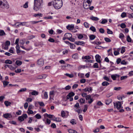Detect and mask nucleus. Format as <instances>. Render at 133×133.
I'll use <instances>...</instances> for the list:
<instances>
[{"mask_svg":"<svg viewBox=\"0 0 133 133\" xmlns=\"http://www.w3.org/2000/svg\"><path fill=\"white\" fill-rule=\"evenodd\" d=\"M22 62L20 61L17 60L16 62V64L18 65H20L22 64Z\"/></svg>","mask_w":133,"mask_h":133,"instance_id":"19","label":"nucleus"},{"mask_svg":"<svg viewBox=\"0 0 133 133\" xmlns=\"http://www.w3.org/2000/svg\"><path fill=\"white\" fill-rule=\"evenodd\" d=\"M126 13L125 12H123L121 14V16L122 18H124L126 16Z\"/></svg>","mask_w":133,"mask_h":133,"instance_id":"51","label":"nucleus"},{"mask_svg":"<svg viewBox=\"0 0 133 133\" xmlns=\"http://www.w3.org/2000/svg\"><path fill=\"white\" fill-rule=\"evenodd\" d=\"M74 28V25L71 24V25H69L67 26L66 28L68 30H71L73 29Z\"/></svg>","mask_w":133,"mask_h":133,"instance_id":"11","label":"nucleus"},{"mask_svg":"<svg viewBox=\"0 0 133 133\" xmlns=\"http://www.w3.org/2000/svg\"><path fill=\"white\" fill-rule=\"evenodd\" d=\"M113 95V93L112 92L108 93L107 94L106 97L108 98L110 97Z\"/></svg>","mask_w":133,"mask_h":133,"instance_id":"39","label":"nucleus"},{"mask_svg":"<svg viewBox=\"0 0 133 133\" xmlns=\"http://www.w3.org/2000/svg\"><path fill=\"white\" fill-rule=\"evenodd\" d=\"M75 44L77 45H82V44H84L85 43L83 41H76L75 42Z\"/></svg>","mask_w":133,"mask_h":133,"instance_id":"12","label":"nucleus"},{"mask_svg":"<svg viewBox=\"0 0 133 133\" xmlns=\"http://www.w3.org/2000/svg\"><path fill=\"white\" fill-rule=\"evenodd\" d=\"M43 1L42 0H34V9L37 11L41 9Z\"/></svg>","mask_w":133,"mask_h":133,"instance_id":"1","label":"nucleus"},{"mask_svg":"<svg viewBox=\"0 0 133 133\" xmlns=\"http://www.w3.org/2000/svg\"><path fill=\"white\" fill-rule=\"evenodd\" d=\"M55 92L54 91H50V96H54L55 95Z\"/></svg>","mask_w":133,"mask_h":133,"instance_id":"42","label":"nucleus"},{"mask_svg":"<svg viewBox=\"0 0 133 133\" xmlns=\"http://www.w3.org/2000/svg\"><path fill=\"white\" fill-rule=\"evenodd\" d=\"M75 110L76 112H77L78 114L80 113H81L82 111V110L81 109H78V110L76 109Z\"/></svg>","mask_w":133,"mask_h":133,"instance_id":"57","label":"nucleus"},{"mask_svg":"<svg viewBox=\"0 0 133 133\" xmlns=\"http://www.w3.org/2000/svg\"><path fill=\"white\" fill-rule=\"evenodd\" d=\"M96 59H100L101 58V56L98 55H96L95 56Z\"/></svg>","mask_w":133,"mask_h":133,"instance_id":"63","label":"nucleus"},{"mask_svg":"<svg viewBox=\"0 0 133 133\" xmlns=\"http://www.w3.org/2000/svg\"><path fill=\"white\" fill-rule=\"evenodd\" d=\"M3 3L2 1H0V5L1 8H9V6L7 3H6L5 4V3Z\"/></svg>","mask_w":133,"mask_h":133,"instance_id":"5","label":"nucleus"},{"mask_svg":"<svg viewBox=\"0 0 133 133\" xmlns=\"http://www.w3.org/2000/svg\"><path fill=\"white\" fill-rule=\"evenodd\" d=\"M27 112L29 114H33L34 113L33 111L31 110H28Z\"/></svg>","mask_w":133,"mask_h":133,"instance_id":"56","label":"nucleus"},{"mask_svg":"<svg viewBox=\"0 0 133 133\" xmlns=\"http://www.w3.org/2000/svg\"><path fill=\"white\" fill-rule=\"evenodd\" d=\"M72 57L73 58H74L75 59H77L78 58V57L77 54H73L72 56Z\"/></svg>","mask_w":133,"mask_h":133,"instance_id":"31","label":"nucleus"},{"mask_svg":"<svg viewBox=\"0 0 133 133\" xmlns=\"http://www.w3.org/2000/svg\"><path fill=\"white\" fill-rule=\"evenodd\" d=\"M99 31L101 33L103 34L104 33V30L103 28H101L99 29Z\"/></svg>","mask_w":133,"mask_h":133,"instance_id":"58","label":"nucleus"},{"mask_svg":"<svg viewBox=\"0 0 133 133\" xmlns=\"http://www.w3.org/2000/svg\"><path fill=\"white\" fill-rule=\"evenodd\" d=\"M95 37L96 36L94 35H92L89 36L90 39L91 40L94 39Z\"/></svg>","mask_w":133,"mask_h":133,"instance_id":"20","label":"nucleus"},{"mask_svg":"<svg viewBox=\"0 0 133 133\" xmlns=\"http://www.w3.org/2000/svg\"><path fill=\"white\" fill-rule=\"evenodd\" d=\"M51 123V121L48 118H47L46 119V122H45V123L46 124H49Z\"/></svg>","mask_w":133,"mask_h":133,"instance_id":"32","label":"nucleus"},{"mask_svg":"<svg viewBox=\"0 0 133 133\" xmlns=\"http://www.w3.org/2000/svg\"><path fill=\"white\" fill-rule=\"evenodd\" d=\"M114 104L115 108L116 107L118 110L121 107V103L120 101H118L116 103L114 102Z\"/></svg>","mask_w":133,"mask_h":133,"instance_id":"4","label":"nucleus"},{"mask_svg":"<svg viewBox=\"0 0 133 133\" xmlns=\"http://www.w3.org/2000/svg\"><path fill=\"white\" fill-rule=\"evenodd\" d=\"M31 94L32 95H37L38 94V92L35 90H34L32 92Z\"/></svg>","mask_w":133,"mask_h":133,"instance_id":"21","label":"nucleus"},{"mask_svg":"<svg viewBox=\"0 0 133 133\" xmlns=\"http://www.w3.org/2000/svg\"><path fill=\"white\" fill-rule=\"evenodd\" d=\"M65 113L63 111H62L61 112V116L63 117H64L65 116Z\"/></svg>","mask_w":133,"mask_h":133,"instance_id":"37","label":"nucleus"},{"mask_svg":"<svg viewBox=\"0 0 133 133\" xmlns=\"http://www.w3.org/2000/svg\"><path fill=\"white\" fill-rule=\"evenodd\" d=\"M44 115H46V116L49 118H52L53 116V115H51L50 114H48L46 113Z\"/></svg>","mask_w":133,"mask_h":133,"instance_id":"44","label":"nucleus"},{"mask_svg":"<svg viewBox=\"0 0 133 133\" xmlns=\"http://www.w3.org/2000/svg\"><path fill=\"white\" fill-rule=\"evenodd\" d=\"M127 77V76H122L121 77V80H122L124 79H126Z\"/></svg>","mask_w":133,"mask_h":133,"instance_id":"59","label":"nucleus"},{"mask_svg":"<svg viewBox=\"0 0 133 133\" xmlns=\"http://www.w3.org/2000/svg\"><path fill=\"white\" fill-rule=\"evenodd\" d=\"M90 19L93 21H97L99 20L98 18L97 17H95L94 16H92L90 17Z\"/></svg>","mask_w":133,"mask_h":133,"instance_id":"18","label":"nucleus"},{"mask_svg":"<svg viewBox=\"0 0 133 133\" xmlns=\"http://www.w3.org/2000/svg\"><path fill=\"white\" fill-rule=\"evenodd\" d=\"M9 82L6 81H4L3 82V84L4 87H5L9 84Z\"/></svg>","mask_w":133,"mask_h":133,"instance_id":"40","label":"nucleus"},{"mask_svg":"<svg viewBox=\"0 0 133 133\" xmlns=\"http://www.w3.org/2000/svg\"><path fill=\"white\" fill-rule=\"evenodd\" d=\"M44 96L45 99H47L48 98V95L47 92H45L44 94Z\"/></svg>","mask_w":133,"mask_h":133,"instance_id":"49","label":"nucleus"},{"mask_svg":"<svg viewBox=\"0 0 133 133\" xmlns=\"http://www.w3.org/2000/svg\"><path fill=\"white\" fill-rule=\"evenodd\" d=\"M53 3V5L54 8L57 9L60 8L63 5L62 0H54Z\"/></svg>","mask_w":133,"mask_h":133,"instance_id":"2","label":"nucleus"},{"mask_svg":"<svg viewBox=\"0 0 133 133\" xmlns=\"http://www.w3.org/2000/svg\"><path fill=\"white\" fill-rule=\"evenodd\" d=\"M75 45L74 44L71 43L70 44V48L72 49H74L75 48Z\"/></svg>","mask_w":133,"mask_h":133,"instance_id":"34","label":"nucleus"},{"mask_svg":"<svg viewBox=\"0 0 133 133\" xmlns=\"http://www.w3.org/2000/svg\"><path fill=\"white\" fill-rule=\"evenodd\" d=\"M5 35V33L3 30L0 31V36H3Z\"/></svg>","mask_w":133,"mask_h":133,"instance_id":"36","label":"nucleus"},{"mask_svg":"<svg viewBox=\"0 0 133 133\" xmlns=\"http://www.w3.org/2000/svg\"><path fill=\"white\" fill-rule=\"evenodd\" d=\"M53 120L58 122H61V119L59 118H55V119H53Z\"/></svg>","mask_w":133,"mask_h":133,"instance_id":"47","label":"nucleus"},{"mask_svg":"<svg viewBox=\"0 0 133 133\" xmlns=\"http://www.w3.org/2000/svg\"><path fill=\"white\" fill-rule=\"evenodd\" d=\"M107 33L108 34H113V32L112 31H111L109 29H107Z\"/></svg>","mask_w":133,"mask_h":133,"instance_id":"38","label":"nucleus"},{"mask_svg":"<svg viewBox=\"0 0 133 133\" xmlns=\"http://www.w3.org/2000/svg\"><path fill=\"white\" fill-rule=\"evenodd\" d=\"M124 36L123 34L122 33H120L119 35V38L121 39H123L124 38Z\"/></svg>","mask_w":133,"mask_h":133,"instance_id":"29","label":"nucleus"},{"mask_svg":"<svg viewBox=\"0 0 133 133\" xmlns=\"http://www.w3.org/2000/svg\"><path fill=\"white\" fill-rule=\"evenodd\" d=\"M48 41L51 42H54L55 41V40L54 39L52 38H50L48 40Z\"/></svg>","mask_w":133,"mask_h":133,"instance_id":"54","label":"nucleus"},{"mask_svg":"<svg viewBox=\"0 0 133 133\" xmlns=\"http://www.w3.org/2000/svg\"><path fill=\"white\" fill-rule=\"evenodd\" d=\"M109 83L108 82L106 81H104L102 83V85L103 86H106L109 85Z\"/></svg>","mask_w":133,"mask_h":133,"instance_id":"22","label":"nucleus"},{"mask_svg":"<svg viewBox=\"0 0 133 133\" xmlns=\"http://www.w3.org/2000/svg\"><path fill=\"white\" fill-rule=\"evenodd\" d=\"M34 16L35 17H36L38 16H39L41 17H42L43 16V15L42 14H41L39 13H38L37 14H34Z\"/></svg>","mask_w":133,"mask_h":133,"instance_id":"30","label":"nucleus"},{"mask_svg":"<svg viewBox=\"0 0 133 133\" xmlns=\"http://www.w3.org/2000/svg\"><path fill=\"white\" fill-rule=\"evenodd\" d=\"M83 36L81 34H79L78 36V39H81L83 38Z\"/></svg>","mask_w":133,"mask_h":133,"instance_id":"62","label":"nucleus"},{"mask_svg":"<svg viewBox=\"0 0 133 133\" xmlns=\"http://www.w3.org/2000/svg\"><path fill=\"white\" fill-rule=\"evenodd\" d=\"M38 103L41 106H43L45 105L44 104L43 102H38Z\"/></svg>","mask_w":133,"mask_h":133,"instance_id":"64","label":"nucleus"},{"mask_svg":"<svg viewBox=\"0 0 133 133\" xmlns=\"http://www.w3.org/2000/svg\"><path fill=\"white\" fill-rule=\"evenodd\" d=\"M91 59V57L89 56H85L84 57L83 56L82 57V59L83 60L84 59L88 60V59Z\"/></svg>","mask_w":133,"mask_h":133,"instance_id":"15","label":"nucleus"},{"mask_svg":"<svg viewBox=\"0 0 133 133\" xmlns=\"http://www.w3.org/2000/svg\"><path fill=\"white\" fill-rule=\"evenodd\" d=\"M28 117V116L26 114H23L22 116H19L18 119V120L21 122L23 121L24 120V118H26Z\"/></svg>","mask_w":133,"mask_h":133,"instance_id":"3","label":"nucleus"},{"mask_svg":"<svg viewBox=\"0 0 133 133\" xmlns=\"http://www.w3.org/2000/svg\"><path fill=\"white\" fill-rule=\"evenodd\" d=\"M91 98V96L90 95H87L86 96L85 99L86 100H89Z\"/></svg>","mask_w":133,"mask_h":133,"instance_id":"52","label":"nucleus"},{"mask_svg":"<svg viewBox=\"0 0 133 133\" xmlns=\"http://www.w3.org/2000/svg\"><path fill=\"white\" fill-rule=\"evenodd\" d=\"M65 36L66 37V39L68 40L70 38H71L72 37V35L71 34L67 33H66L65 35Z\"/></svg>","mask_w":133,"mask_h":133,"instance_id":"9","label":"nucleus"},{"mask_svg":"<svg viewBox=\"0 0 133 133\" xmlns=\"http://www.w3.org/2000/svg\"><path fill=\"white\" fill-rule=\"evenodd\" d=\"M83 6L85 9H87L89 8V5L86 2H84L83 3Z\"/></svg>","mask_w":133,"mask_h":133,"instance_id":"8","label":"nucleus"},{"mask_svg":"<svg viewBox=\"0 0 133 133\" xmlns=\"http://www.w3.org/2000/svg\"><path fill=\"white\" fill-rule=\"evenodd\" d=\"M44 63V61L42 59H40L37 61V64L40 66H42L43 65Z\"/></svg>","mask_w":133,"mask_h":133,"instance_id":"6","label":"nucleus"},{"mask_svg":"<svg viewBox=\"0 0 133 133\" xmlns=\"http://www.w3.org/2000/svg\"><path fill=\"white\" fill-rule=\"evenodd\" d=\"M121 27L122 28H124L126 27V25L124 23H122L121 24Z\"/></svg>","mask_w":133,"mask_h":133,"instance_id":"41","label":"nucleus"},{"mask_svg":"<svg viewBox=\"0 0 133 133\" xmlns=\"http://www.w3.org/2000/svg\"><path fill=\"white\" fill-rule=\"evenodd\" d=\"M93 67L94 68H98V63H95L93 65Z\"/></svg>","mask_w":133,"mask_h":133,"instance_id":"55","label":"nucleus"},{"mask_svg":"<svg viewBox=\"0 0 133 133\" xmlns=\"http://www.w3.org/2000/svg\"><path fill=\"white\" fill-rule=\"evenodd\" d=\"M107 20L105 19L102 20V21L101 22V23L102 24H104L107 22Z\"/></svg>","mask_w":133,"mask_h":133,"instance_id":"45","label":"nucleus"},{"mask_svg":"<svg viewBox=\"0 0 133 133\" xmlns=\"http://www.w3.org/2000/svg\"><path fill=\"white\" fill-rule=\"evenodd\" d=\"M78 101L81 104H82L85 103V100L84 99H83V98H81L79 99L78 100Z\"/></svg>","mask_w":133,"mask_h":133,"instance_id":"14","label":"nucleus"},{"mask_svg":"<svg viewBox=\"0 0 133 133\" xmlns=\"http://www.w3.org/2000/svg\"><path fill=\"white\" fill-rule=\"evenodd\" d=\"M103 79L105 80L110 82V79L107 76H105L103 77Z\"/></svg>","mask_w":133,"mask_h":133,"instance_id":"46","label":"nucleus"},{"mask_svg":"<svg viewBox=\"0 0 133 133\" xmlns=\"http://www.w3.org/2000/svg\"><path fill=\"white\" fill-rule=\"evenodd\" d=\"M35 116L37 119H40L41 118V115L38 114H36Z\"/></svg>","mask_w":133,"mask_h":133,"instance_id":"26","label":"nucleus"},{"mask_svg":"<svg viewBox=\"0 0 133 133\" xmlns=\"http://www.w3.org/2000/svg\"><path fill=\"white\" fill-rule=\"evenodd\" d=\"M75 95V94L73 92H70L66 96L67 99H69L70 97L73 96Z\"/></svg>","mask_w":133,"mask_h":133,"instance_id":"7","label":"nucleus"},{"mask_svg":"<svg viewBox=\"0 0 133 133\" xmlns=\"http://www.w3.org/2000/svg\"><path fill=\"white\" fill-rule=\"evenodd\" d=\"M90 29L93 32L96 31V29L95 28L92 26L90 28Z\"/></svg>","mask_w":133,"mask_h":133,"instance_id":"35","label":"nucleus"},{"mask_svg":"<svg viewBox=\"0 0 133 133\" xmlns=\"http://www.w3.org/2000/svg\"><path fill=\"white\" fill-rule=\"evenodd\" d=\"M127 40L128 42H131V39L129 35L127 36Z\"/></svg>","mask_w":133,"mask_h":133,"instance_id":"27","label":"nucleus"},{"mask_svg":"<svg viewBox=\"0 0 133 133\" xmlns=\"http://www.w3.org/2000/svg\"><path fill=\"white\" fill-rule=\"evenodd\" d=\"M104 40L107 42H110L111 40L110 39L108 38L105 37L104 38Z\"/></svg>","mask_w":133,"mask_h":133,"instance_id":"53","label":"nucleus"},{"mask_svg":"<svg viewBox=\"0 0 133 133\" xmlns=\"http://www.w3.org/2000/svg\"><path fill=\"white\" fill-rule=\"evenodd\" d=\"M68 132L69 133H78L76 131L71 129L68 130Z\"/></svg>","mask_w":133,"mask_h":133,"instance_id":"25","label":"nucleus"},{"mask_svg":"<svg viewBox=\"0 0 133 133\" xmlns=\"http://www.w3.org/2000/svg\"><path fill=\"white\" fill-rule=\"evenodd\" d=\"M12 61H11L9 60H6L5 61V63L6 64H12Z\"/></svg>","mask_w":133,"mask_h":133,"instance_id":"24","label":"nucleus"},{"mask_svg":"<svg viewBox=\"0 0 133 133\" xmlns=\"http://www.w3.org/2000/svg\"><path fill=\"white\" fill-rule=\"evenodd\" d=\"M84 109L83 110V111L84 112H85L88 109V105H84Z\"/></svg>","mask_w":133,"mask_h":133,"instance_id":"43","label":"nucleus"},{"mask_svg":"<svg viewBox=\"0 0 133 133\" xmlns=\"http://www.w3.org/2000/svg\"><path fill=\"white\" fill-rule=\"evenodd\" d=\"M74 107L76 108V109L77 108H79V103H77L76 104L74 105Z\"/></svg>","mask_w":133,"mask_h":133,"instance_id":"48","label":"nucleus"},{"mask_svg":"<svg viewBox=\"0 0 133 133\" xmlns=\"http://www.w3.org/2000/svg\"><path fill=\"white\" fill-rule=\"evenodd\" d=\"M125 51V47H123L122 48L121 50V53L122 54H123L124 52Z\"/></svg>","mask_w":133,"mask_h":133,"instance_id":"60","label":"nucleus"},{"mask_svg":"<svg viewBox=\"0 0 133 133\" xmlns=\"http://www.w3.org/2000/svg\"><path fill=\"white\" fill-rule=\"evenodd\" d=\"M112 100L111 99H108L107 100L106 102V104L107 105H109L110 103L112 102Z\"/></svg>","mask_w":133,"mask_h":133,"instance_id":"17","label":"nucleus"},{"mask_svg":"<svg viewBox=\"0 0 133 133\" xmlns=\"http://www.w3.org/2000/svg\"><path fill=\"white\" fill-rule=\"evenodd\" d=\"M19 23L18 25H17L16 26L17 27H18L20 25H21L22 26H24L26 25V22H18L16 23Z\"/></svg>","mask_w":133,"mask_h":133,"instance_id":"13","label":"nucleus"},{"mask_svg":"<svg viewBox=\"0 0 133 133\" xmlns=\"http://www.w3.org/2000/svg\"><path fill=\"white\" fill-rule=\"evenodd\" d=\"M4 103L5 106L6 107H8V106L10 105L11 104V102L7 101H5L4 102Z\"/></svg>","mask_w":133,"mask_h":133,"instance_id":"16","label":"nucleus"},{"mask_svg":"<svg viewBox=\"0 0 133 133\" xmlns=\"http://www.w3.org/2000/svg\"><path fill=\"white\" fill-rule=\"evenodd\" d=\"M70 123L72 125L76 124V122L75 119H72L70 121Z\"/></svg>","mask_w":133,"mask_h":133,"instance_id":"23","label":"nucleus"},{"mask_svg":"<svg viewBox=\"0 0 133 133\" xmlns=\"http://www.w3.org/2000/svg\"><path fill=\"white\" fill-rule=\"evenodd\" d=\"M4 117L5 118H11L12 117L11 115L9 113H6L4 114L3 115Z\"/></svg>","mask_w":133,"mask_h":133,"instance_id":"10","label":"nucleus"},{"mask_svg":"<svg viewBox=\"0 0 133 133\" xmlns=\"http://www.w3.org/2000/svg\"><path fill=\"white\" fill-rule=\"evenodd\" d=\"M2 45L3 49L5 50L8 49V47L5 44H2Z\"/></svg>","mask_w":133,"mask_h":133,"instance_id":"28","label":"nucleus"},{"mask_svg":"<svg viewBox=\"0 0 133 133\" xmlns=\"http://www.w3.org/2000/svg\"><path fill=\"white\" fill-rule=\"evenodd\" d=\"M65 75L67 76H68L70 78H72L74 77V75L73 74H68L66 73Z\"/></svg>","mask_w":133,"mask_h":133,"instance_id":"33","label":"nucleus"},{"mask_svg":"<svg viewBox=\"0 0 133 133\" xmlns=\"http://www.w3.org/2000/svg\"><path fill=\"white\" fill-rule=\"evenodd\" d=\"M111 78L114 80H116V75H111Z\"/></svg>","mask_w":133,"mask_h":133,"instance_id":"61","label":"nucleus"},{"mask_svg":"<svg viewBox=\"0 0 133 133\" xmlns=\"http://www.w3.org/2000/svg\"><path fill=\"white\" fill-rule=\"evenodd\" d=\"M21 71V70L20 69H17L15 70V72L17 73H20Z\"/></svg>","mask_w":133,"mask_h":133,"instance_id":"50","label":"nucleus"}]
</instances>
